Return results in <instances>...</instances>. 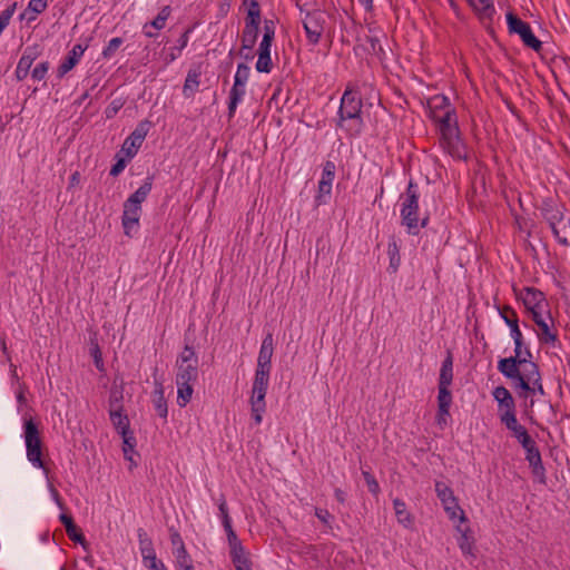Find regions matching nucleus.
Masks as SVG:
<instances>
[{
    "mask_svg": "<svg viewBox=\"0 0 570 570\" xmlns=\"http://www.w3.org/2000/svg\"><path fill=\"white\" fill-rule=\"evenodd\" d=\"M47 6V0H30L28 10H31L35 13H41L46 10Z\"/></svg>",
    "mask_w": 570,
    "mask_h": 570,
    "instance_id": "obj_51",
    "label": "nucleus"
},
{
    "mask_svg": "<svg viewBox=\"0 0 570 570\" xmlns=\"http://www.w3.org/2000/svg\"><path fill=\"white\" fill-rule=\"evenodd\" d=\"M218 509H219V512H220L223 525L224 527L230 525L232 521H230V518H229V514H228L227 503H226V500L224 499V497H222V499H220V502L218 504Z\"/></svg>",
    "mask_w": 570,
    "mask_h": 570,
    "instance_id": "obj_49",
    "label": "nucleus"
},
{
    "mask_svg": "<svg viewBox=\"0 0 570 570\" xmlns=\"http://www.w3.org/2000/svg\"><path fill=\"white\" fill-rule=\"evenodd\" d=\"M122 395L115 396L109 400V417L120 435H125L127 433H132L130 430V421L128 415L124 411L122 406Z\"/></svg>",
    "mask_w": 570,
    "mask_h": 570,
    "instance_id": "obj_6",
    "label": "nucleus"
},
{
    "mask_svg": "<svg viewBox=\"0 0 570 570\" xmlns=\"http://www.w3.org/2000/svg\"><path fill=\"white\" fill-rule=\"evenodd\" d=\"M138 540L142 561L156 554L153 547V541L145 531H138Z\"/></svg>",
    "mask_w": 570,
    "mask_h": 570,
    "instance_id": "obj_30",
    "label": "nucleus"
},
{
    "mask_svg": "<svg viewBox=\"0 0 570 570\" xmlns=\"http://www.w3.org/2000/svg\"><path fill=\"white\" fill-rule=\"evenodd\" d=\"M468 2L481 19L491 20L495 11L492 0H468Z\"/></svg>",
    "mask_w": 570,
    "mask_h": 570,
    "instance_id": "obj_27",
    "label": "nucleus"
},
{
    "mask_svg": "<svg viewBox=\"0 0 570 570\" xmlns=\"http://www.w3.org/2000/svg\"><path fill=\"white\" fill-rule=\"evenodd\" d=\"M59 520L61 521L66 529L75 524L72 517L67 513H61Z\"/></svg>",
    "mask_w": 570,
    "mask_h": 570,
    "instance_id": "obj_63",
    "label": "nucleus"
},
{
    "mask_svg": "<svg viewBox=\"0 0 570 570\" xmlns=\"http://www.w3.org/2000/svg\"><path fill=\"white\" fill-rule=\"evenodd\" d=\"M393 508L397 522L404 528H411L414 523L413 515L407 511L406 504L401 499L393 500Z\"/></svg>",
    "mask_w": 570,
    "mask_h": 570,
    "instance_id": "obj_25",
    "label": "nucleus"
},
{
    "mask_svg": "<svg viewBox=\"0 0 570 570\" xmlns=\"http://www.w3.org/2000/svg\"><path fill=\"white\" fill-rule=\"evenodd\" d=\"M272 68H273V63H272V59H271V53L259 55L258 60L256 62V70L258 72L268 73V72H271Z\"/></svg>",
    "mask_w": 570,
    "mask_h": 570,
    "instance_id": "obj_39",
    "label": "nucleus"
},
{
    "mask_svg": "<svg viewBox=\"0 0 570 570\" xmlns=\"http://www.w3.org/2000/svg\"><path fill=\"white\" fill-rule=\"evenodd\" d=\"M174 554L176 557V561L178 566L190 563L189 554L185 548V546H180L175 549Z\"/></svg>",
    "mask_w": 570,
    "mask_h": 570,
    "instance_id": "obj_46",
    "label": "nucleus"
},
{
    "mask_svg": "<svg viewBox=\"0 0 570 570\" xmlns=\"http://www.w3.org/2000/svg\"><path fill=\"white\" fill-rule=\"evenodd\" d=\"M121 438L124 443L122 451L125 459L132 461V453L136 446V439L134 436V433H127L125 435H121Z\"/></svg>",
    "mask_w": 570,
    "mask_h": 570,
    "instance_id": "obj_37",
    "label": "nucleus"
},
{
    "mask_svg": "<svg viewBox=\"0 0 570 570\" xmlns=\"http://www.w3.org/2000/svg\"><path fill=\"white\" fill-rule=\"evenodd\" d=\"M362 100L356 92L346 90L342 97L340 106L341 120L360 119Z\"/></svg>",
    "mask_w": 570,
    "mask_h": 570,
    "instance_id": "obj_8",
    "label": "nucleus"
},
{
    "mask_svg": "<svg viewBox=\"0 0 570 570\" xmlns=\"http://www.w3.org/2000/svg\"><path fill=\"white\" fill-rule=\"evenodd\" d=\"M49 491L51 493V497L53 499V501L57 503V505L60 508V509H65V504L60 498V494L59 492L57 491V489L52 485V484H49Z\"/></svg>",
    "mask_w": 570,
    "mask_h": 570,
    "instance_id": "obj_60",
    "label": "nucleus"
},
{
    "mask_svg": "<svg viewBox=\"0 0 570 570\" xmlns=\"http://www.w3.org/2000/svg\"><path fill=\"white\" fill-rule=\"evenodd\" d=\"M150 127L151 122L149 120L146 119L141 121L136 127V129L130 134V136L125 140L122 145V150L126 153L127 157L131 158L136 155L137 149L141 146Z\"/></svg>",
    "mask_w": 570,
    "mask_h": 570,
    "instance_id": "obj_9",
    "label": "nucleus"
},
{
    "mask_svg": "<svg viewBox=\"0 0 570 570\" xmlns=\"http://www.w3.org/2000/svg\"><path fill=\"white\" fill-rule=\"evenodd\" d=\"M259 27H250L245 26L243 33H242V48L239 50V53H243L245 50H253L257 37H258Z\"/></svg>",
    "mask_w": 570,
    "mask_h": 570,
    "instance_id": "obj_29",
    "label": "nucleus"
},
{
    "mask_svg": "<svg viewBox=\"0 0 570 570\" xmlns=\"http://www.w3.org/2000/svg\"><path fill=\"white\" fill-rule=\"evenodd\" d=\"M24 442L27 449V458L33 466L40 468L48 475V468L41 459V438L37 424L31 417H24Z\"/></svg>",
    "mask_w": 570,
    "mask_h": 570,
    "instance_id": "obj_1",
    "label": "nucleus"
},
{
    "mask_svg": "<svg viewBox=\"0 0 570 570\" xmlns=\"http://www.w3.org/2000/svg\"><path fill=\"white\" fill-rule=\"evenodd\" d=\"M507 22L509 27V31L511 33H518L523 43L535 50L539 51L542 47L541 41L533 35L531 27L528 22L522 21L519 17L515 14L509 12L507 14Z\"/></svg>",
    "mask_w": 570,
    "mask_h": 570,
    "instance_id": "obj_5",
    "label": "nucleus"
},
{
    "mask_svg": "<svg viewBox=\"0 0 570 570\" xmlns=\"http://www.w3.org/2000/svg\"><path fill=\"white\" fill-rule=\"evenodd\" d=\"M435 492L449 519L453 522L468 523L465 512L460 507L453 490L441 481L435 482Z\"/></svg>",
    "mask_w": 570,
    "mask_h": 570,
    "instance_id": "obj_2",
    "label": "nucleus"
},
{
    "mask_svg": "<svg viewBox=\"0 0 570 570\" xmlns=\"http://www.w3.org/2000/svg\"><path fill=\"white\" fill-rule=\"evenodd\" d=\"M335 164L333 161H326L323 168V175L318 183V195L317 199H321L323 195H328L332 190V183L335 177Z\"/></svg>",
    "mask_w": 570,
    "mask_h": 570,
    "instance_id": "obj_18",
    "label": "nucleus"
},
{
    "mask_svg": "<svg viewBox=\"0 0 570 570\" xmlns=\"http://www.w3.org/2000/svg\"><path fill=\"white\" fill-rule=\"evenodd\" d=\"M229 550L234 564L242 563L243 561H249L242 543L230 547Z\"/></svg>",
    "mask_w": 570,
    "mask_h": 570,
    "instance_id": "obj_38",
    "label": "nucleus"
},
{
    "mask_svg": "<svg viewBox=\"0 0 570 570\" xmlns=\"http://www.w3.org/2000/svg\"><path fill=\"white\" fill-rule=\"evenodd\" d=\"M68 538L77 543L85 544L86 540L81 532V530L76 525H71L70 528L66 529Z\"/></svg>",
    "mask_w": 570,
    "mask_h": 570,
    "instance_id": "obj_44",
    "label": "nucleus"
},
{
    "mask_svg": "<svg viewBox=\"0 0 570 570\" xmlns=\"http://www.w3.org/2000/svg\"><path fill=\"white\" fill-rule=\"evenodd\" d=\"M245 94L244 86H236V82L234 81V86L230 90V100L228 105V115L229 117H233L238 101L242 99L243 95Z\"/></svg>",
    "mask_w": 570,
    "mask_h": 570,
    "instance_id": "obj_35",
    "label": "nucleus"
},
{
    "mask_svg": "<svg viewBox=\"0 0 570 570\" xmlns=\"http://www.w3.org/2000/svg\"><path fill=\"white\" fill-rule=\"evenodd\" d=\"M439 410L436 414V424L443 430L450 422L451 415L449 409L452 404V394H439Z\"/></svg>",
    "mask_w": 570,
    "mask_h": 570,
    "instance_id": "obj_20",
    "label": "nucleus"
},
{
    "mask_svg": "<svg viewBox=\"0 0 570 570\" xmlns=\"http://www.w3.org/2000/svg\"><path fill=\"white\" fill-rule=\"evenodd\" d=\"M495 400L499 402V411L501 414L515 413L514 400L512 394H494Z\"/></svg>",
    "mask_w": 570,
    "mask_h": 570,
    "instance_id": "obj_34",
    "label": "nucleus"
},
{
    "mask_svg": "<svg viewBox=\"0 0 570 570\" xmlns=\"http://www.w3.org/2000/svg\"><path fill=\"white\" fill-rule=\"evenodd\" d=\"M249 73H250L249 67L245 63H239L236 75H235L236 86H245V83L249 77Z\"/></svg>",
    "mask_w": 570,
    "mask_h": 570,
    "instance_id": "obj_40",
    "label": "nucleus"
},
{
    "mask_svg": "<svg viewBox=\"0 0 570 570\" xmlns=\"http://www.w3.org/2000/svg\"><path fill=\"white\" fill-rule=\"evenodd\" d=\"M525 453V459L532 469L533 475L538 479L540 483H546V470L542 464L541 454L538 450V446H535L532 450L530 449Z\"/></svg>",
    "mask_w": 570,
    "mask_h": 570,
    "instance_id": "obj_19",
    "label": "nucleus"
},
{
    "mask_svg": "<svg viewBox=\"0 0 570 570\" xmlns=\"http://www.w3.org/2000/svg\"><path fill=\"white\" fill-rule=\"evenodd\" d=\"M518 441L521 443V445L523 446L525 452H528L530 449L532 450L537 446L535 441L529 434L523 435V438H521Z\"/></svg>",
    "mask_w": 570,
    "mask_h": 570,
    "instance_id": "obj_57",
    "label": "nucleus"
},
{
    "mask_svg": "<svg viewBox=\"0 0 570 570\" xmlns=\"http://www.w3.org/2000/svg\"><path fill=\"white\" fill-rule=\"evenodd\" d=\"M151 186V178H147L146 181L132 195L129 196L128 200L141 206V203L145 202L149 195Z\"/></svg>",
    "mask_w": 570,
    "mask_h": 570,
    "instance_id": "obj_32",
    "label": "nucleus"
},
{
    "mask_svg": "<svg viewBox=\"0 0 570 570\" xmlns=\"http://www.w3.org/2000/svg\"><path fill=\"white\" fill-rule=\"evenodd\" d=\"M89 352H90V355L94 357L96 367L99 371H102L104 370L102 353L100 351V347H99V344H98L96 337L90 338Z\"/></svg>",
    "mask_w": 570,
    "mask_h": 570,
    "instance_id": "obj_36",
    "label": "nucleus"
},
{
    "mask_svg": "<svg viewBox=\"0 0 570 570\" xmlns=\"http://www.w3.org/2000/svg\"><path fill=\"white\" fill-rule=\"evenodd\" d=\"M500 315L502 316V318L504 320L507 325H509L511 328V334H512V337H513L514 344H515V353H517V356H519V355H521V347H522L523 342H522V333H521V331L519 328V324H518L517 314L510 306H504L500 311Z\"/></svg>",
    "mask_w": 570,
    "mask_h": 570,
    "instance_id": "obj_12",
    "label": "nucleus"
},
{
    "mask_svg": "<svg viewBox=\"0 0 570 570\" xmlns=\"http://www.w3.org/2000/svg\"><path fill=\"white\" fill-rule=\"evenodd\" d=\"M501 422L520 440L523 435L529 434L524 426L518 423L515 413L501 414Z\"/></svg>",
    "mask_w": 570,
    "mask_h": 570,
    "instance_id": "obj_28",
    "label": "nucleus"
},
{
    "mask_svg": "<svg viewBox=\"0 0 570 570\" xmlns=\"http://www.w3.org/2000/svg\"><path fill=\"white\" fill-rule=\"evenodd\" d=\"M274 352V340L272 333H268L263 340L258 354L257 366L259 368H271V360Z\"/></svg>",
    "mask_w": 570,
    "mask_h": 570,
    "instance_id": "obj_21",
    "label": "nucleus"
},
{
    "mask_svg": "<svg viewBox=\"0 0 570 570\" xmlns=\"http://www.w3.org/2000/svg\"><path fill=\"white\" fill-rule=\"evenodd\" d=\"M455 530L459 533L458 544L463 556L475 558V540L471 528L466 523L458 522Z\"/></svg>",
    "mask_w": 570,
    "mask_h": 570,
    "instance_id": "obj_11",
    "label": "nucleus"
},
{
    "mask_svg": "<svg viewBox=\"0 0 570 570\" xmlns=\"http://www.w3.org/2000/svg\"><path fill=\"white\" fill-rule=\"evenodd\" d=\"M83 51L85 49L80 45H76L68 53V57L59 66L58 77H63L68 71H70L76 66Z\"/></svg>",
    "mask_w": 570,
    "mask_h": 570,
    "instance_id": "obj_24",
    "label": "nucleus"
},
{
    "mask_svg": "<svg viewBox=\"0 0 570 570\" xmlns=\"http://www.w3.org/2000/svg\"><path fill=\"white\" fill-rule=\"evenodd\" d=\"M193 394H177V403L179 406H186L190 400Z\"/></svg>",
    "mask_w": 570,
    "mask_h": 570,
    "instance_id": "obj_64",
    "label": "nucleus"
},
{
    "mask_svg": "<svg viewBox=\"0 0 570 570\" xmlns=\"http://www.w3.org/2000/svg\"><path fill=\"white\" fill-rule=\"evenodd\" d=\"M140 212V205L131 203L128 199L125 202L121 223L126 235H130V229L138 224Z\"/></svg>",
    "mask_w": 570,
    "mask_h": 570,
    "instance_id": "obj_15",
    "label": "nucleus"
},
{
    "mask_svg": "<svg viewBox=\"0 0 570 570\" xmlns=\"http://www.w3.org/2000/svg\"><path fill=\"white\" fill-rule=\"evenodd\" d=\"M271 368H259L257 366L255 381L252 392H265L268 385V374Z\"/></svg>",
    "mask_w": 570,
    "mask_h": 570,
    "instance_id": "obj_31",
    "label": "nucleus"
},
{
    "mask_svg": "<svg viewBox=\"0 0 570 570\" xmlns=\"http://www.w3.org/2000/svg\"><path fill=\"white\" fill-rule=\"evenodd\" d=\"M434 119L439 122L441 138L445 144L452 145L459 139L458 121L453 109H446L442 116H434Z\"/></svg>",
    "mask_w": 570,
    "mask_h": 570,
    "instance_id": "obj_7",
    "label": "nucleus"
},
{
    "mask_svg": "<svg viewBox=\"0 0 570 570\" xmlns=\"http://www.w3.org/2000/svg\"><path fill=\"white\" fill-rule=\"evenodd\" d=\"M122 43V39L121 38H112L108 46L104 49L102 51V56L105 58H110L115 52L116 50L121 46Z\"/></svg>",
    "mask_w": 570,
    "mask_h": 570,
    "instance_id": "obj_47",
    "label": "nucleus"
},
{
    "mask_svg": "<svg viewBox=\"0 0 570 570\" xmlns=\"http://www.w3.org/2000/svg\"><path fill=\"white\" fill-rule=\"evenodd\" d=\"M537 326L539 341L543 344H554L557 342L558 335L554 330L553 320L550 315L544 321H538Z\"/></svg>",
    "mask_w": 570,
    "mask_h": 570,
    "instance_id": "obj_17",
    "label": "nucleus"
},
{
    "mask_svg": "<svg viewBox=\"0 0 570 570\" xmlns=\"http://www.w3.org/2000/svg\"><path fill=\"white\" fill-rule=\"evenodd\" d=\"M49 69V62L45 61L39 63L31 72V76L36 80H42Z\"/></svg>",
    "mask_w": 570,
    "mask_h": 570,
    "instance_id": "obj_48",
    "label": "nucleus"
},
{
    "mask_svg": "<svg viewBox=\"0 0 570 570\" xmlns=\"http://www.w3.org/2000/svg\"><path fill=\"white\" fill-rule=\"evenodd\" d=\"M197 358L193 363L179 364L176 377L177 392H194L191 381L198 375Z\"/></svg>",
    "mask_w": 570,
    "mask_h": 570,
    "instance_id": "obj_10",
    "label": "nucleus"
},
{
    "mask_svg": "<svg viewBox=\"0 0 570 570\" xmlns=\"http://www.w3.org/2000/svg\"><path fill=\"white\" fill-rule=\"evenodd\" d=\"M317 13H308L303 20V27L311 43H317L323 33V26Z\"/></svg>",
    "mask_w": 570,
    "mask_h": 570,
    "instance_id": "obj_16",
    "label": "nucleus"
},
{
    "mask_svg": "<svg viewBox=\"0 0 570 570\" xmlns=\"http://www.w3.org/2000/svg\"><path fill=\"white\" fill-rule=\"evenodd\" d=\"M224 529H225L226 534H227V540H228L229 548L233 547V546L242 543L240 540L237 538L235 531L233 530L232 524L227 525V527H224Z\"/></svg>",
    "mask_w": 570,
    "mask_h": 570,
    "instance_id": "obj_56",
    "label": "nucleus"
},
{
    "mask_svg": "<svg viewBox=\"0 0 570 570\" xmlns=\"http://www.w3.org/2000/svg\"><path fill=\"white\" fill-rule=\"evenodd\" d=\"M519 360H521L520 355L509 358H502L499 362V370L509 379H512L518 383L519 381Z\"/></svg>",
    "mask_w": 570,
    "mask_h": 570,
    "instance_id": "obj_22",
    "label": "nucleus"
},
{
    "mask_svg": "<svg viewBox=\"0 0 570 570\" xmlns=\"http://www.w3.org/2000/svg\"><path fill=\"white\" fill-rule=\"evenodd\" d=\"M519 381L514 384L515 387L522 389L523 392H543L535 363L525 358L519 360Z\"/></svg>",
    "mask_w": 570,
    "mask_h": 570,
    "instance_id": "obj_3",
    "label": "nucleus"
},
{
    "mask_svg": "<svg viewBox=\"0 0 570 570\" xmlns=\"http://www.w3.org/2000/svg\"><path fill=\"white\" fill-rule=\"evenodd\" d=\"M250 409H252V416L255 422V424H261L263 420V414L266 410V402H265V394H252L250 397Z\"/></svg>",
    "mask_w": 570,
    "mask_h": 570,
    "instance_id": "obj_26",
    "label": "nucleus"
},
{
    "mask_svg": "<svg viewBox=\"0 0 570 570\" xmlns=\"http://www.w3.org/2000/svg\"><path fill=\"white\" fill-rule=\"evenodd\" d=\"M419 196L413 183H410L406 189V198L403 203L401 215L403 224L409 228L412 234L419 232Z\"/></svg>",
    "mask_w": 570,
    "mask_h": 570,
    "instance_id": "obj_4",
    "label": "nucleus"
},
{
    "mask_svg": "<svg viewBox=\"0 0 570 570\" xmlns=\"http://www.w3.org/2000/svg\"><path fill=\"white\" fill-rule=\"evenodd\" d=\"M199 72H197L196 70H189L188 73H187V77H186V80H185V85H184V95L186 97H191L193 94L195 92V90L198 88V85H199V81H198V78H199Z\"/></svg>",
    "mask_w": 570,
    "mask_h": 570,
    "instance_id": "obj_33",
    "label": "nucleus"
},
{
    "mask_svg": "<svg viewBox=\"0 0 570 570\" xmlns=\"http://www.w3.org/2000/svg\"><path fill=\"white\" fill-rule=\"evenodd\" d=\"M38 55H39V52H38L37 47L27 48L21 58H27L28 60H30V63H33V61L37 59Z\"/></svg>",
    "mask_w": 570,
    "mask_h": 570,
    "instance_id": "obj_61",
    "label": "nucleus"
},
{
    "mask_svg": "<svg viewBox=\"0 0 570 570\" xmlns=\"http://www.w3.org/2000/svg\"><path fill=\"white\" fill-rule=\"evenodd\" d=\"M549 225L556 236V238L563 245L570 246V218H564L553 215L549 218Z\"/></svg>",
    "mask_w": 570,
    "mask_h": 570,
    "instance_id": "obj_14",
    "label": "nucleus"
},
{
    "mask_svg": "<svg viewBox=\"0 0 570 570\" xmlns=\"http://www.w3.org/2000/svg\"><path fill=\"white\" fill-rule=\"evenodd\" d=\"M315 515L325 524H330V520L332 519L331 513L324 509H316Z\"/></svg>",
    "mask_w": 570,
    "mask_h": 570,
    "instance_id": "obj_59",
    "label": "nucleus"
},
{
    "mask_svg": "<svg viewBox=\"0 0 570 570\" xmlns=\"http://www.w3.org/2000/svg\"><path fill=\"white\" fill-rule=\"evenodd\" d=\"M521 298L527 309H546L548 307L544 294L534 287H525L521 292Z\"/></svg>",
    "mask_w": 570,
    "mask_h": 570,
    "instance_id": "obj_13",
    "label": "nucleus"
},
{
    "mask_svg": "<svg viewBox=\"0 0 570 570\" xmlns=\"http://www.w3.org/2000/svg\"><path fill=\"white\" fill-rule=\"evenodd\" d=\"M362 474L366 482L368 491L372 494L377 495L380 493L381 489H380V485H379V482L376 481V479L368 471H363Z\"/></svg>",
    "mask_w": 570,
    "mask_h": 570,
    "instance_id": "obj_43",
    "label": "nucleus"
},
{
    "mask_svg": "<svg viewBox=\"0 0 570 570\" xmlns=\"http://www.w3.org/2000/svg\"><path fill=\"white\" fill-rule=\"evenodd\" d=\"M272 42L273 40H269L268 38L262 39L258 48V56L271 53Z\"/></svg>",
    "mask_w": 570,
    "mask_h": 570,
    "instance_id": "obj_58",
    "label": "nucleus"
},
{
    "mask_svg": "<svg viewBox=\"0 0 570 570\" xmlns=\"http://www.w3.org/2000/svg\"><path fill=\"white\" fill-rule=\"evenodd\" d=\"M365 39H366V42L370 45L368 50L372 53H374L376 56H381V53H383V48H382L377 37L367 35V36H365Z\"/></svg>",
    "mask_w": 570,
    "mask_h": 570,
    "instance_id": "obj_45",
    "label": "nucleus"
},
{
    "mask_svg": "<svg viewBox=\"0 0 570 570\" xmlns=\"http://www.w3.org/2000/svg\"><path fill=\"white\" fill-rule=\"evenodd\" d=\"M259 24H261V13H254V12L247 11V16L245 18V26L259 27Z\"/></svg>",
    "mask_w": 570,
    "mask_h": 570,
    "instance_id": "obj_55",
    "label": "nucleus"
},
{
    "mask_svg": "<svg viewBox=\"0 0 570 570\" xmlns=\"http://www.w3.org/2000/svg\"><path fill=\"white\" fill-rule=\"evenodd\" d=\"M195 358H197V357L195 356V352H194L193 347H189L188 345H186L180 355V364L193 363Z\"/></svg>",
    "mask_w": 570,
    "mask_h": 570,
    "instance_id": "obj_52",
    "label": "nucleus"
},
{
    "mask_svg": "<svg viewBox=\"0 0 570 570\" xmlns=\"http://www.w3.org/2000/svg\"><path fill=\"white\" fill-rule=\"evenodd\" d=\"M32 63H30V60L27 58H20L17 69H16V77L18 80H23L31 68Z\"/></svg>",
    "mask_w": 570,
    "mask_h": 570,
    "instance_id": "obj_41",
    "label": "nucleus"
},
{
    "mask_svg": "<svg viewBox=\"0 0 570 570\" xmlns=\"http://www.w3.org/2000/svg\"><path fill=\"white\" fill-rule=\"evenodd\" d=\"M153 403L159 414V416L166 419L167 417V400L164 397V394H157L153 400Z\"/></svg>",
    "mask_w": 570,
    "mask_h": 570,
    "instance_id": "obj_42",
    "label": "nucleus"
},
{
    "mask_svg": "<svg viewBox=\"0 0 570 570\" xmlns=\"http://www.w3.org/2000/svg\"><path fill=\"white\" fill-rule=\"evenodd\" d=\"M452 354L449 352L446 358L442 363L439 381V392H449L448 387L452 382Z\"/></svg>",
    "mask_w": 570,
    "mask_h": 570,
    "instance_id": "obj_23",
    "label": "nucleus"
},
{
    "mask_svg": "<svg viewBox=\"0 0 570 570\" xmlns=\"http://www.w3.org/2000/svg\"><path fill=\"white\" fill-rule=\"evenodd\" d=\"M389 253L391 254L390 258V267L392 268V272L395 273L400 265V256L397 254L396 245L393 244V249L390 248Z\"/></svg>",
    "mask_w": 570,
    "mask_h": 570,
    "instance_id": "obj_53",
    "label": "nucleus"
},
{
    "mask_svg": "<svg viewBox=\"0 0 570 570\" xmlns=\"http://www.w3.org/2000/svg\"><path fill=\"white\" fill-rule=\"evenodd\" d=\"M275 37V27L272 20L264 21V35L263 39L268 38L269 40H274Z\"/></svg>",
    "mask_w": 570,
    "mask_h": 570,
    "instance_id": "obj_54",
    "label": "nucleus"
},
{
    "mask_svg": "<svg viewBox=\"0 0 570 570\" xmlns=\"http://www.w3.org/2000/svg\"><path fill=\"white\" fill-rule=\"evenodd\" d=\"M144 564L150 570H166L165 564L157 559L156 554L144 560Z\"/></svg>",
    "mask_w": 570,
    "mask_h": 570,
    "instance_id": "obj_50",
    "label": "nucleus"
},
{
    "mask_svg": "<svg viewBox=\"0 0 570 570\" xmlns=\"http://www.w3.org/2000/svg\"><path fill=\"white\" fill-rule=\"evenodd\" d=\"M126 166V163L125 160L121 158L119 159L110 169V175L116 177L118 176L125 168Z\"/></svg>",
    "mask_w": 570,
    "mask_h": 570,
    "instance_id": "obj_62",
    "label": "nucleus"
}]
</instances>
